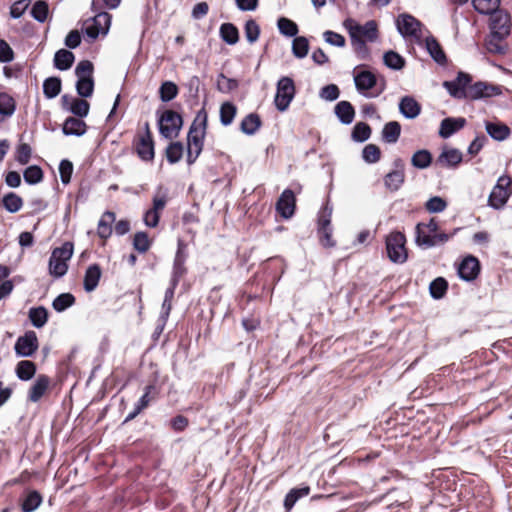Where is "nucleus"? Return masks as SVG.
I'll use <instances>...</instances> for the list:
<instances>
[{
	"instance_id": "34",
	"label": "nucleus",
	"mask_w": 512,
	"mask_h": 512,
	"mask_svg": "<svg viewBox=\"0 0 512 512\" xmlns=\"http://www.w3.org/2000/svg\"><path fill=\"white\" fill-rule=\"evenodd\" d=\"M401 133V125L397 121L386 123L382 130V139L386 143L394 144L398 141Z\"/></svg>"
},
{
	"instance_id": "23",
	"label": "nucleus",
	"mask_w": 512,
	"mask_h": 512,
	"mask_svg": "<svg viewBox=\"0 0 512 512\" xmlns=\"http://www.w3.org/2000/svg\"><path fill=\"white\" fill-rule=\"evenodd\" d=\"M400 113L407 119L416 118L421 112L420 104L411 96H404L399 103Z\"/></svg>"
},
{
	"instance_id": "38",
	"label": "nucleus",
	"mask_w": 512,
	"mask_h": 512,
	"mask_svg": "<svg viewBox=\"0 0 512 512\" xmlns=\"http://www.w3.org/2000/svg\"><path fill=\"white\" fill-rule=\"evenodd\" d=\"M220 36L224 42L234 45L239 40L237 27L232 23H223L220 27Z\"/></svg>"
},
{
	"instance_id": "57",
	"label": "nucleus",
	"mask_w": 512,
	"mask_h": 512,
	"mask_svg": "<svg viewBox=\"0 0 512 512\" xmlns=\"http://www.w3.org/2000/svg\"><path fill=\"white\" fill-rule=\"evenodd\" d=\"M31 155H32L31 146L27 143H20L16 147L14 158H15V161L17 163H19L20 165H26L27 163H29V161L31 159Z\"/></svg>"
},
{
	"instance_id": "43",
	"label": "nucleus",
	"mask_w": 512,
	"mask_h": 512,
	"mask_svg": "<svg viewBox=\"0 0 512 512\" xmlns=\"http://www.w3.org/2000/svg\"><path fill=\"white\" fill-rule=\"evenodd\" d=\"M309 51L308 39L304 36H295L292 41V53L296 58L302 59Z\"/></svg>"
},
{
	"instance_id": "41",
	"label": "nucleus",
	"mask_w": 512,
	"mask_h": 512,
	"mask_svg": "<svg viewBox=\"0 0 512 512\" xmlns=\"http://www.w3.org/2000/svg\"><path fill=\"white\" fill-rule=\"evenodd\" d=\"M404 178H405L404 171L394 170V171L389 172L385 176L384 183H385V186L389 190L397 191L403 184Z\"/></svg>"
},
{
	"instance_id": "64",
	"label": "nucleus",
	"mask_w": 512,
	"mask_h": 512,
	"mask_svg": "<svg viewBox=\"0 0 512 512\" xmlns=\"http://www.w3.org/2000/svg\"><path fill=\"white\" fill-rule=\"evenodd\" d=\"M447 207V202L439 196L431 197L426 203H425V209L429 213H440L444 211Z\"/></svg>"
},
{
	"instance_id": "47",
	"label": "nucleus",
	"mask_w": 512,
	"mask_h": 512,
	"mask_svg": "<svg viewBox=\"0 0 512 512\" xmlns=\"http://www.w3.org/2000/svg\"><path fill=\"white\" fill-rule=\"evenodd\" d=\"M448 289V283L443 277L434 279L429 285V292L434 299H441L444 297Z\"/></svg>"
},
{
	"instance_id": "30",
	"label": "nucleus",
	"mask_w": 512,
	"mask_h": 512,
	"mask_svg": "<svg viewBox=\"0 0 512 512\" xmlns=\"http://www.w3.org/2000/svg\"><path fill=\"white\" fill-rule=\"evenodd\" d=\"M28 318L35 328H42L48 321V310L44 306L32 307L28 311Z\"/></svg>"
},
{
	"instance_id": "42",
	"label": "nucleus",
	"mask_w": 512,
	"mask_h": 512,
	"mask_svg": "<svg viewBox=\"0 0 512 512\" xmlns=\"http://www.w3.org/2000/svg\"><path fill=\"white\" fill-rule=\"evenodd\" d=\"M472 4L480 14H493L498 10L500 0H472Z\"/></svg>"
},
{
	"instance_id": "19",
	"label": "nucleus",
	"mask_w": 512,
	"mask_h": 512,
	"mask_svg": "<svg viewBox=\"0 0 512 512\" xmlns=\"http://www.w3.org/2000/svg\"><path fill=\"white\" fill-rule=\"evenodd\" d=\"M500 94V89L497 86L487 85L483 82H477L470 85L467 90V95L471 99H479L483 97H491Z\"/></svg>"
},
{
	"instance_id": "58",
	"label": "nucleus",
	"mask_w": 512,
	"mask_h": 512,
	"mask_svg": "<svg viewBox=\"0 0 512 512\" xmlns=\"http://www.w3.org/2000/svg\"><path fill=\"white\" fill-rule=\"evenodd\" d=\"M217 89L222 93H230L231 91L238 88V81L233 78L226 77L223 73L217 77Z\"/></svg>"
},
{
	"instance_id": "22",
	"label": "nucleus",
	"mask_w": 512,
	"mask_h": 512,
	"mask_svg": "<svg viewBox=\"0 0 512 512\" xmlns=\"http://www.w3.org/2000/svg\"><path fill=\"white\" fill-rule=\"evenodd\" d=\"M425 47L429 55L436 63H438L439 65H445L447 63L446 54L435 37H426Z\"/></svg>"
},
{
	"instance_id": "4",
	"label": "nucleus",
	"mask_w": 512,
	"mask_h": 512,
	"mask_svg": "<svg viewBox=\"0 0 512 512\" xmlns=\"http://www.w3.org/2000/svg\"><path fill=\"white\" fill-rule=\"evenodd\" d=\"M296 94L295 84L292 78L288 76L281 77L276 85V94L274 104L278 111H286Z\"/></svg>"
},
{
	"instance_id": "25",
	"label": "nucleus",
	"mask_w": 512,
	"mask_h": 512,
	"mask_svg": "<svg viewBox=\"0 0 512 512\" xmlns=\"http://www.w3.org/2000/svg\"><path fill=\"white\" fill-rule=\"evenodd\" d=\"M101 274V268L98 264H92L86 269L83 281L86 292H92L97 288Z\"/></svg>"
},
{
	"instance_id": "10",
	"label": "nucleus",
	"mask_w": 512,
	"mask_h": 512,
	"mask_svg": "<svg viewBox=\"0 0 512 512\" xmlns=\"http://www.w3.org/2000/svg\"><path fill=\"white\" fill-rule=\"evenodd\" d=\"M396 26L403 37H414L417 41L422 38V23L410 14H400L397 17Z\"/></svg>"
},
{
	"instance_id": "31",
	"label": "nucleus",
	"mask_w": 512,
	"mask_h": 512,
	"mask_svg": "<svg viewBox=\"0 0 512 512\" xmlns=\"http://www.w3.org/2000/svg\"><path fill=\"white\" fill-rule=\"evenodd\" d=\"M415 233V242L419 247L428 249L435 246V241H432L433 235L425 229L424 223H418L416 225Z\"/></svg>"
},
{
	"instance_id": "15",
	"label": "nucleus",
	"mask_w": 512,
	"mask_h": 512,
	"mask_svg": "<svg viewBox=\"0 0 512 512\" xmlns=\"http://www.w3.org/2000/svg\"><path fill=\"white\" fill-rule=\"evenodd\" d=\"M480 273L479 260L474 256L465 257L458 267L459 277L467 282L473 281Z\"/></svg>"
},
{
	"instance_id": "8",
	"label": "nucleus",
	"mask_w": 512,
	"mask_h": 512,
	"mask_svg": "<svg viewBox=\"0 0 512 512\" xmlns=\"http://www.w3.org/2000/svg\"><path fill=\"white\" fill-rule=\"evenodd\" d=\"M94 12L95 16L92 18L91 22L85 23L84 28L85 34L93 40L100 34H107L111 24V15L108 12L103 10Z\"/></svg>"
},
{
	"instance_id": "28",
	"label": "nucleus",
	"mask_w": 512,
	"mask_h": 512,
	"mask_svg": "<svg viewBox=\"0 0 512 512\" xmlns=\"http://www.w3.org/2000/svg\"><path fill=\"white\" fill-rule=\"evenodd\" d=\"M2 206L9 213H17L23 207V199L14 192H9L0 201Z\"/></svg>"
},
{
	"instance_id": "6",
	"label": "nucleus",
	"mask_w": 512,
	"mask_h": 512,
	"mask_svg": "<svg viewBox=\"0 0 512 512\" xmlns=\"http://www.w3.org/2000/svg\"><path fill=\"white\" fill-rule=\"evenodd\" d=\"M511 183L512 179L509 176L503 175L498 178L488 199L491 207L500 209L506 204L512 194V189L510 188Z\"/></svg>"
},
{
	"instance_id": "36",
	"label": "nucleus",
	"mask_w": 512,
	"mask_h": 512,
	"mask_svg": "<svg viewBox=\"0 0 512 512\" xmlns=\"http://www.w3.org/2000/svg\"><path fill=\"white\" fill-rule=\"evenodd\" d=\"M36 365L29 360H22L16 366V375L22 381H28L34 377Z\"/></svg>"
},
{
	"instance_id": "27",
	"label": "nucleus",
	"mask_w": 512,
	"mask_h": 512,
	"mask_svg": "<svg viewBox=\"0 0 512 512\" xmlns=\"http://www.w3.org/2000/svg\"><path fill=\"white\" fill-rule=\"evenodd\" d=\"M355 86L358 91H367L377 84L376 76L370 71H362L354 77Z\"/></svg>"
},
{
	"instance_id": "50",
	"label": "nucleus",
	"mask_w": 512,
	"mask_h": 512,
	"mask_svg": "<svg viewBox=\"0 0 512 512\" xmlns=\"http://www.w3.org/2000/svg\"><path fill=\"white\" fill-rule=\"evenodd\" d=\"M75 303V297L71 293H62L52 302V307L57 312H63Z\"/></svg>"
},
{
	"instance_id": "51",
	"label": "nucleus",
	"mask_w": 512,
	"mask_h": 512,
	"mask_svg": "<svg viewBox=\"0 0 512 512\" xmlns=\"http://www.w3.org/2000/svg\"><path fill=\"white\" fill-rule=\"evenodd\" d=\"M178 94V87L174 82L165 81L159 88V95L162 102L173 100Z\"/></svg>"
},
{
	"instance_id": "9",
	"label": "nucleus",
	"mask_w": 512,
	"mask_h": 512,
	"mask_svg": "<svg viewBox=\"0 0 512 512\" xmlns=\"http://www.w3.org/2000/svg\"><path fill=\"white\" fill-rule=\"evenodd\" d=\"M343 24L349 35H355L356 37H361L370 42H374L378 38L377 23L374 20L367 21L364 25H360L353 19H346Z\"/></svg>"
},
{
	"instance_id": "48",
	"label": "nucleus",
	"mask_w": 512,
	"mask_h": 512,
	"mask_svg": "<svg viewBox=\"0 0 512 512\" xmlns=\"http://www.w3.org/2000/svg\"><path fill=\"white\" fill-rule=\"evenodd\" d=\"M277 27L279 32L287 37H295L299 31L297 24L286 17H281L278 19Z\"/></svg>"
},
{
	"instance_id": "12",
	"label": "nucleus",
	"mask_w": 512,
	"mask_h": 512,
	"mask_svg": "<svg viewBox=\"0 0 512 512\" xmlns=\"http://www.w3.org/2000/svg\"><path fill=\"white\" fill-rule=\"evenodd\" d=\"M39 342L36 332L26 331L24 335L18 337L15 342V353L20 357H31L38 349Z\"/></svg>"
},
{
	"instance_id": "44",
	"label": "nucleus",
	"mask_w": 512,
	"mask_h": 512,
	"mask_svg": "<svg viewBox=\"0 0 512 512\" xmlns=\"http://www.w3.org/2000/svg\"><path fill=\"white\" fill-rule=\"evenodd\" d=\"M42 503V496L37 491L29 492L24 498L21 508L23 512H33Z\"/></svg>"
},
{
	"instance_id": "54",
	"label": "nucleus",
	"mask_w": 512,
	"mask_h": 512,
	"mask_svg": "<svg viewBox=\"0 0 512 512\" xmlns=\"http://www.w3.org/2000/svg\"><path fill=\"white\" fill-rule=\"evenodd\" d=\"M23 177L27 184L35 185L43 180V171L39 166L31 165L24 170Z\"/></svg>"
},
{
	"instance_id": "49",
	"label": "nucleus",
	"mask_w": 512,
	"mask_h": 512,
	"mask_svg": "<svg viewBox=\"0 0 512 512\" xmlns=\"http://www.w3.org/2000/svg\"><path fill=\"white\" fill-rule=\"evenodd\" d=\"M76 91L83 98L91 97L94 91L93 77H83L76 82Z\"/></svg>"
},
{
	"instance_id": "52",
	"label": "nucleus",
	"mask_w": 512,
	"mask_h": 512,
	"mask_svg": "<svg viewBox=\"0 0 512 512\" xmlns=\"http://www.w3.org/2000/svg\"><path fill=\"white\" fill-rule=\"evenodd\" d=\"M90 110V104L80 98H74L71 105L69 106V112L79 118H84L88 115Z\"/></svg>"
},
{
	"instance_id": "20",
	"label": "nucleus",
	"mask_w": 512,
	"mask_h": 512,
	"mask_svg": "<svg viewBox=\"0 0 512 512\" xmlns=\"http://www.w3.org/2000/svg\"><path fill=\"white\" fill-rule=\"evenodd\" d=\"M87 125L79 117H68L62 126V132L67 136H82L86 133Z\"/></svg>"
},
{
	"instance_id": "24",
	"label": "nucleus",
	"mask_w": 512,
	"mask_h": 512,
	"mask_svg": "<svg viewBox=\"0 0 512 512\" xmlns=\"http://www.w3.org/2000/svg\"><path fill=\"white\" fill-rule=\"evenodd\" d=\"M334 112L339 121L344 125H349L354 120V107L346 100L338 102L334 108Z\"/></svg>"
},
{
	"instance_id": "21",
	"label": "nucleus",
	"mask_w": 512,
	"mask_h": 512,
	"mask_svg": "<svg viewBox=\"0 0 512 512\" xmlns=\"http://www.w3.org/2000/svg\"><path fill=\"white\" fill-rule=\"evenodd\" d=\"M50 385V379L46 375H39L34 384L29 389L28 399L29 401L36 403L46 393Z\"/></svg>"
},
{
	"instance_id": "56",
	"label": "nucleus",
	"mask_w": 512,
	"mask_h": 512,
	"mask_svg": "<svg viewBox=\"0 0 512 512\" xmlns=\"http://www.w3.org/2000/svg\"><path fill=\"white\" fill-rule=\"evenodd\" d=\"M49 7L43 0H38L34 3L31 9V16L38 22H45L48 16Z\"/></svg>"
},
{
	"instance_id": "13",
	"label": "nucleus",
	"mask_w": 512,
	"mask_h": 512,
	"mask_svg": "<svg viewBox=\"0 0 512 512\" xmlns=\"http://www.w3.org/2000/svg\"><path fill=\"white\" fill-rule=\"evenodd\" d=\"M490 31L496 35L507 37L511 31L510 15L501 9H498L491 14Z\"/></svg>"
},
{
	"instance_id": "16",
	"label": "nucleus",
	"mask_w": 512,
	"mask_h": 512,
	"mask_svg": "<svg viewBox=\"0 0 512 512\" xmlns=\"http://www.w3.org/2000/svg\"><path fill=\"white\" fill-rule=\"evenodd\" d=\"M185 244L182 240L178 241V248L174 258L173 263V272L171 280L173 281V286H177L181 277L186 273L185 261L187 255L185 253Z\"/></svg>"
},
{
	"instance_id": "59",
	"label": "nucleus",
	"mask_w": 512,
	"mask_h": 512,
	"mask_svg": "<svg viewBox=\"0 0 512 512\" xmlns=\"http://www.w3.org/2000/svg\"><path fill=\"white\" fill-rule=\"evenodd\" d=\"M151 241L146 232L140 231L135 233L133 238V247L140 253H145L150 249Z\"/></svg>"
},
{
	"instance_id": "35",
	"label": "nucleus",
	"mask_w": 512,
	"mask_h": 512,
	"mask_svg": "<svg viewBox=\"0 0 512 512\" xmlns=\"http://www.w3.org/2000/svg\"><path fill=\"white\" fill-rule=\"evenodd\" d=\"M261 126V120L258 114L250 113L241 121L240 129L246 135H253Z\"/></svg>"
},
{
	"instance_id": "39",
	"label": "nucleus",
	"mask_w": 512,
	"mask_h": 512,
	"mask_svg": "<svg viewBox=\"0 0 512 512\" xmlns=\"http://www.w3.org/2000/svg\"><path fill=\"white\" fill-rule=\"evenodd\" d=\"M61 92V79L59 77H49L43 82V93L46 98L53 99Z\"/></svg>"
},
{
	"instance_id": "63",
	"label": "nucleus",
	"mask_w": 512,
	"mask_h": 512,
	"mask_svg": "<svg viewBox=\"0 0 512 512\" xmlns=\"http://www.w3.org/2000/svg\"><path fill=\"white\" fill-rule=\"evenodd\" d=\"M245 37L249 43H254L258 40L260 35V27L255 20L250 19L245 23L244 27Z\"/></svg>"
},
{
	"instance_id": "62",
	"label": "nucleus",
	"mask_w": 512,
	"mask_h": 512,
	"mask_svg": "<svg viewBox=\"0 0 512 512\" xmlns=\"http://www.w3.org/2000/svg\"><path fill=\"white\" fill-rule=\"evenodd\" d=\"M381 151L380 148L375 144H368L362 151V157L367 163H376L380 160Z\"/></svg>"
},
{
	"instance_id": "14",
	"label": "nucleus",
	"mask_w": 512,
	"mask_h": 512,
	"mask_svg": "<svg viewBox=\"0 0 512 512\" xmlns=\"http://www.w3.org/2000/svg\"><path fill=\"white\" fill-rule=\"evenodd\" d=\"M296 207L295 194L290 189H285L276 202V211L284 219H289L294 215Z\"/></svg>"
},
{
	"instance_id": "29",
	"label": "nucleus",
	"mask_w": 512,
	"mask_h": 512,
	"mask_svg": "<svg viewBox=\"0 0 512 512\" xmlns=\"http://www.w3.org/2000/svg\"><path fill=\"white\" fill-rule=\"evenodd\" d=\"M115 213L106 211L98 222L97 234L102 239H107L112 233L111 224L115 221Z\"/></svg>"
},
{
	"instance_id": "61",
	"label": "nucleus",
	"mask_w": 512,
	"mask_h": 512,
	"mask_svg": "<svg viewBox=\"0 0 512 512\" xmlns=\"http://www.w3.org/2000/svg\"><path fill=\"white\" fill-rule=\"evenodd\" d=\"M351 38L352 47L357 54L358 58L364 60L369 56V49L365 43V40L355 35H349Z\"/></svg>"
},
{
	"instance_id": "3",
	"label": "nucleus",
	"mask_w": 512,
	"mask_h": 512,
	"mask_svg": "<svg viewBox=\"0 0 512 512\" xmlns=\"http://www.w3.org/2000/svg\"><path fill=\"white\" fill-rule=\"evenodd\" d=\"M333 207L329 200L326 201L325 205L319 212L318 215V236L320 243L324 247H334L335 241L332 238L333 228L331 225Z\"/></svg>"
},
{
	"instance_id": "17",
	"label": "nucleus",
	"mask_w": 512,
	"mask_h": 512,
	"mask_svg": "<svg viewBox=\"0 0 512 512\" xmlns=\"http://www.w3.org/2000/svg\"><path fill=\"white\" fill-rule=\"evenodd\" d=\"M466 125V119L463 117H447L440 123L439 136L443 139L451 137L454 133L461 130Z\"/></svg>"
},
{
	"instance_id": "37",
	"label": "nucleus",
	"mask_w": 512,
	"mask_h": 512,
	"mask_svg": "<svg viewBox=\"0 0 512 512\" xmlns=\"http://www.w3.org/2000/svg\"><path fill=\"white\" fill-rule=\"evenodd\" d=\"M506 37L496 35L490 32V35L486 39L487 50L495 54H504L506 52V45L504 43Z\"/></svg>"
},
{
	"instance_id": "55",
	"label": "nucleus",
	"mask_w": 512,
	"mask_h": 512,
	"mask_svg": "<svg viewBox=\"0 0 512 512\" xmlns=\"http://www.w3.org/2000/svg\"><path fill=\"white\" fill-rule=\"evenodd\" d=\"M184 147L181 142H172L166 148V158L170 164L179 162L183 156Z\"/></svg>"
},
{
	"instance_id": "40",
	"label": "nucleus",
	"mask_w": 512,
	"mask_h": 512,
	"mask_svg": "<svg viewBox=\"0 0 512 512\" xmlns=\"http://www.w3.org/2000/svg\"><path fill=\"white\" fill-rule=\"evenodd\" d=\"M431 163L432 154L426 149L418 150L412 155L411 164L417 169H426Z\"/></svg>"
},
{
	"instance_id": "11",
	"label": "nucleus",
	"mask_w": 512,
	"mask_h": 512,
	"mask_svg": "<svg viewBox=\"0 0 512 512\" xmlns=\"http://www.w3.org/2000/svg\"><path fill=\"white\" fill-rule=\"evenodd\" d=\"M135 149L141 160L152 161L154 159V142L148 123L145 124V131L135 140Z\"/></svg>"
},
{
	"instance_id": "1",
	"label": "nucleus",
	"mask_w": 512,
	"mask_h": 512,
	"mask_svg": "<svg viewBox=\"0 0 512 512\" xmlns=\"http://www.w3.org/2000/svg\"><path fill=\"white\" fill-rule=\"evenodd\" d=\"M208 115L204 108L194 118L187 135V163L193 164L203 150Z\"/></svg>"
},
{
	"instance_id": "32",
	"label": "nucleus",
	"mask_w": 512,
	"mask_h": 512,
	"mask_svg": "<svg viewBox=\"0 0 512 512\" xmlns=\"http://www.w3.org/2000/svg\"><path fill=\"white\" fill-rule=\"evenodd\" d=\"M75 60V56L71 51L66 49L58 50L54 55V66L59 70H68Z\"/></svg>"
},
{
	"instance_id": "46",
	"label": "nucleus",
	"mask_w": 512,
	"mask_h": 512,
	"mask_svg": "<svg viewBox=\"0 0 512 512\" xmlns=\"http://www.w3.org/2000/svg\"><path fill=\"white\" fill-rule=\"evenodd\" d=\"M237 113L236 106L231 102H224L220 107V122L223 126L230 125Z\"/></svg>"
},
{
	"instance_id": "53",
	"label": "nucleus",
	"mask_w": 512,
	"mask_h": 512,
	"mask_svg": "<svg viewBox=\"0 0 512 512\" xmlns=\"http://www.w3.org/2000/svg\"><path fill=\"white\" fill-rule=\"evenodd\" d=\"M16 103L13 97L5 92L0 93V114L9 117L14 114Z\"/></svg>"
},
{
	"instance_id": "26",
	"label": "nucleus",
	"mask_w": 512,
	"mask_h": 512,
	"mask_svg": "<svg viewBox=\"0 0 512 512\" xmlns=\"http://www.w3.org/2000/svg\"><path fill=\"white\" fill-rule=\"evenodd\" d=\"M485 129L487 134L497 141H503L510 135L509 127L500 122H486Z\"/></svg>"
},
{
	"instance_id": "7",
	"label": "nucleus",
	"mask_w": 512,
	"mask_h": 512,
	"mask_svg": "<svg viewBox=\"0 0 512 512\" xmlns=\"http://www.w3.org/2000/svg\"><path fill=\"white\" fill-rule=\"evenodd\" d=\"M182 124L183 120L180 114L173 110H166L159 118L160 134L167 139L177 137Z\"/></svg>"
},
{
	"instance_id": "18",
	"label": "nucleus",
	"mask_w": 512,
	"mask_h": 512,
	"mask_svg": "<svg viewBox=\"0 0 512 512\" xmlns=\"http://www.w3.org/2000/svg\"><path fill=\"white\" fill-rule=\"evenodd\" d=\"M463 154L456 148L443 149L437 158V164L445 168H456L462 162Z\"/></svg>"
},
{
	"instance_id": "5",
	"label": "nucleus",
	"mask_w": 512,
	"mask_h": 512,
	"mask_svg": "<svg viewBox=\"0 0 512 512\" xmlns=\"http://www.w3.org/2000/svg\"><path fill=\"white\" fill-rule=\"evenodd\" d=\"M406 238L401 232H392L386 237V251L393 263L402 264L407 260Z\"/></svg>"
},
{
	"instance_id": "33",
	"label": "nucleus",
	"mask_w": 512,
	"mask_h": 512,
	"mask_svg": "<svg viewBox=\"0 0 512 512\" xmlns=\"http://www.w3.org/2000/svg\"><path fill=\"white\" fill-rule=\"evenodd\" d=\"M310 493V487L309 486H303V487H300V488H293L291 489L287 495L285 496V499H284V507L287 511H290L294 505L296 504V502L309 495Z\"/></svg>"
},
{
	"instance_id": "2",
	"label": "nucleus",
	"mask_w": 512,
	"mask_h": 512,
	"mask_svg": "<svg viewBox=\"0 0 512 512\" xmlns=\"http://www.w3.org/2000/svg\"><path fill=\"white\" fill-rule=\"evenodd\" d=\"M73 255V244L65 242L61 247L55 248L49 259V273L55 278H60L67 273V261Z\"/></svg>"
},
{
	"instance_id": "45",
	"label": "nucleus",
	"mask_w": 512,
	"mask_h": 512,
	"mask_svg": "<svg viewBox=\"0 0 512 512\" xmlns=\"http://www.w3.org/2000/svg\"><path fill=\"white\" fill-rule=\"evenodd\" d=\"M383 61L388 68L393 70H401L405 66V59L392 50L384 53Z\"/></svg>"
},
{
	"instance_id": "60",
	"label": "nucleus",
	"mask_w": 512,
	"mask_h": 512,
	"mask_svg": "<svg viewBox=\"0 0 512 512\" xmlns=\"http://www.w3.org/2000/svg\"><path fill=\"white\" fill-rule=\"evenodd\" d=\"M371 135V128L364 122L357 123L352 131V138L356 142H364L369 139Z\"/></svg>"
}]
</instances>
